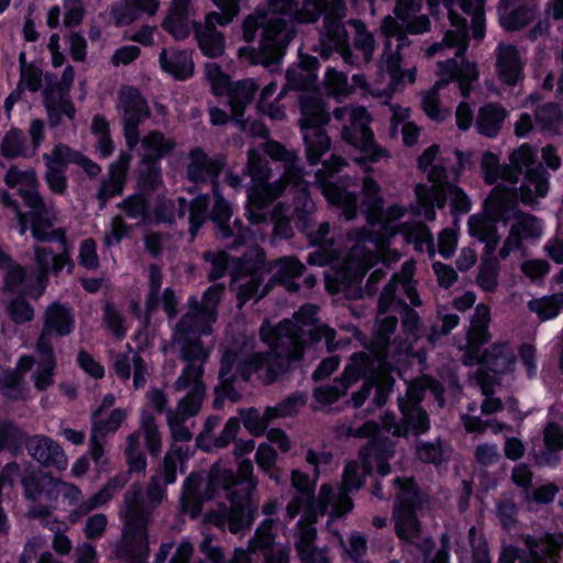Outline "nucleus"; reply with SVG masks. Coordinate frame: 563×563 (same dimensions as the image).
<instances>
[{"instance_id":"nucleus-1","label":"nucleus","mask_w":563,"mask_h":563,"mask_svg":"<svg viewBox=\"0 0 563 563\" xmlns=\"http://www.w3.org/2000/svg\"><path fill=\"white\" fill-rule=\"evenodd\" d=\"M124 506V527L113 553L124 563H146L150 553L152 509L145 504L140 489L125 493Z\"/></svg>"},{"instance_id":"nucleus-2","label":"nucleus","mask_w":563,"mask_h":563,"mask_svg":"<svg viewBox=\"0 0 563 563\" xmlns=\"http://www.w3.org/2000/svg\"><path fill=\"white\" fill-rule=\"evenodd\" d=\"M333 117L336 121L349 119V123L342 129L341 136L347 145L358 151L360 155L354 158V162L365 173L373 172L371 164L389 156L387 150L378 145L375 140L371 128L373 118L365 107H338L333 110Z\"/></svg>"},{"instance_id":"nucleus-3","label":"nucleus","mask_w":563,"mask_h":563,"mask_svg":"<svg viewBox=\"0 0 563 563\" xmlns=\"http://www.w3.org/2000/svg\"><path fill=\"white\" fill-rule=\"evenodd\" d=\"M484 213H475L468 218V234L481 241L498 233L497 224L507 223L518 212V197L516 191L496 186L488 194L483 203Z\"/></svg>"},{"instance_id":"nucleus-4","label":"nucleus","mask_w":563,"mask_h":563,"mask_svg":"<svg viewBox=\"0 0 563 563\" xmlns=\"http://www.w3.org/2000/svg\"><path fill=\"white\" fill-rule=\"evenodd\" d=\"M322 168L318 170L317 177L321 183V191L331 208L341 211L344 219L351 221L357 217L358 196L349 190L351 178L338 177L332 180L335 174L346 165L343 157L331 154L330 158L322 162Z\"/></svg>"},{"instance_id":"nucleus-5","label":"nucleus","mask_w":563,"mask_h":563,"mask_svg":"<svg viewBox=\"0 0 563 563\" xmlns=\"http://www.w3.org/2000/svg\"><path fill=\"white\" fill-rule=\"evenodd\" d=\"M313 208L314 203L307 188L296 192L292 205L284 201L277 202L271 213L274 238L279 240L291 239L294 236L291 222L300 232L309 234L313 227Z\"/></svg>"},{"instance_id":"nucleus-6","label":"nucleus","mask_w":563,"mask_h":563,"mask_svg":"<svg viewBox=\"0 0 563 563\" xmlns=\"http://www.w3.org/2000/svg\"><path fill=\"white\" fill-rule=\"evenodd\" d=\"M212 192L214 202L210 210L209 219L217 227V238L224 242L227 249L238 251L252 240L253 233L240 219H235L233 227H231L229 222L233 212L232 207L223 197L220 185H214Z\"/></svg>"},{"instance_id":"nucleus-7","label":"nucleus","mask_w":563,"mask_h":563,"mask_svg":"<svg viewBox=\"0 0 563 563\" xmlns=\"http://www.w3.org/2000/svg\"><path fill=\"white\" fill-rule=\"evenodd\" d=\"M186 178L195 185L211 183L212 189L219 184V178L227 165V156L218 153L209 156L202 147H194L188 153Z\"/></svg>"},{"instance_id":"nucleus-8","label":"nucleus","mask_w":563,"mask_h":563,"mask_svg":"<svg viewBox=\"0 0 563 563\" xmlns=\"http://www.w3.org/2000/svg\"><path fill=\"white\" fill-rule=\"evenodd\" d=\"M288 181L279 178L274 183L265 181L251 185L247 189L245 214L252 224L265 220V210L287 189Z\"/></svg>"},{"instance_id":"nucleus-9","label":"nucleus","mask_w":563,"mask_h":563,"mask_svg":"<svg viewBox=\"0 0 563 563\" xmlns=\"http://www.w3.org/2000/svg\"><path fill=\"white\" fill-rule=\"evenodd\" d=\"M398 409L401 416L394 426V437L407 439L412 435L419 438L429 432L431 429L430 416L419 401L399 398Z\"/></svg>"},{"instance_id":"nucleus-10","label":"nucleus","mask_w":563,"mask_h":563,"mask_svg":"<svg viewBox=\"0 0 563 563\" xmlns=\"http://www.w3.org/2000/svg\"><path fill=\"white\" fill-rule=\"evenodd\" d=\"M395 456V443L388 437H373L363 444L357 459L362 462L367 472H374L385 477L390 474V460Z\"/></svg>"},{"instance_id":"nucleus-11","label":"nucleus","mask_w":563,"mask_h":563,"mask_svg":"<svg viewBox=\"0 0 563 563\" xmlns=\"http://www.w3.org/2000/svg\"><path fill=\"white\" fill-rule=\"evenodd\" d=\"M526 63L518 47L510 43H498L496 47V74L498 80L507 86L515 87L525 78Z\"/></svg>"},{"instance_id":"nucleus-12","label":"nucleus","mask_w":563,"mask_h":563,"mask_svg":"<svg viewBox=\"0 0 563 563\" xmlns=\"http://www.w3.org/2000/svg\"><path fill=\"white\" fill-rule=\"evenodd\" d=\"M37 496L44 488L46 474L43 467H54L62 472L67 468V456L60 444L53 439L37 434Z\"/></svg>"},{"instance_id":"nucleus-13","label":"nucleus","mask_w":563,"mask_h":563,"mask_svg":"<svg viewBox=\"0 0 563 563\" xmlns=\"http://www.w3.org/2000/svg\"><path fill=\"white\" fill-rule=\"evenodd\" d=\"M286 45L287 41L283 38L280 25L265 27L261 35L258 49L252 51V64L269 66L279 63Z\"/></svg>"},{"instance_id":"nucleus-14","label":"nucleus","mask_w":563,"mask_h":563,"mask_svg":"<svg viewBox=\"0 0 563 563\" xmlns=\"http://www.w3.org/2000/svg\"><path fill=\"white\" fill-rule=\"evenodd\" d=\"M75 328V314L69 303L56 300L45 309L43 314L44 332L63 338L73 333Z\"/></svg>"},{"instance_id":"nucleus-15","label":"nucleus","mask_w":563,"mask_h":563,"mask_svg":"<svg viewBox=\"0 0 563 563\" xmlns=\"http://www.w3.org/2000/svg\"><path fill=\"white\" fill-rule=\"evenodd\" d=\"M161 69L174 79L185 81L192 77L195 64L190 49L163 48L158 56Z\"/></svg>"},{"instance_id":"nucleus-16","label":"nucleus","mask_w":563,"mask_h":563,"mask_svg":"<svg viewBox=\"0 0 563 563\" xmlns=\"http://www.w3.org/2000/svg\"><path fill=\"white\" fill-rule=\"evenodd\" d=\"M141 146L143 150L141 163L162 165V161L174 153L176 141L167 137L159 130H152L143 136Z\"/></svg>"},{"instance_id":"nucleus-17","label":"nucleus","mask_w":563,"mask_h":563,"mask_svg":"<svg viewBox=\"0 0 563 563\" xmlns=\"http://www.w3.org/2000/svg\"><path fill=\"white\" fill-rule=\"evenodd\" d=\"M543 444L545 450L537 456V464L556 467L560 464V452L563 451V426L549 421L543 429Z\"/></svg>"},{"instance_id":"nucleus-18","label":"nucleus","mask_w":563,"mask_h":563,"mask_svg":"<svg viewBox=\"0 0 563 563\" xmlns=\"http://www.w3.org/2000/svg\"><path fill=\"white\" fill-rule=\"evenodd\" d=\"M508 115V111L498 102H488L482 106L476 118L477 133L488 137H496Z\"/></svg>"},{"instance_id":"nucleus-19","label":"nucleus","mask_w":563,"mask_h":563,"mask_svg":"<svg viewBox=\"0 0 563 563\" xmlns=\"http://www.w3.org/2000/svg\"><path fill=\"white\" fill-rule=\"evenodd\" d=\"M239 485L236 473L229 467L222 466L219 462L214 463L208 473L205 484V499L207 501L214 499L221 489L233 495L234 488Z\"/></svg>"},{"instance_id":"nucleus-20","label":"nucleus","mask_w":563,"mask_h":563,"mask_svg":"<svg viewBox=\"0 0 563 563\" xmlns=\"http://www.w3.org/2000/svg\"><path fill=\"white\" fill-rule=\"evenodd\" d=\"M195 37L201 54L208 58H218L225 49V36L217 30L213 21L207 19L206 25L195 27Z\"/></svg>"},{"instance_id":"nucleus-21","label":"nucleus","mask_w":563,"mask_h":563,"mask_svg":"<svg viewBox=\"0 0 563 563\" xmlns=\"http://www.w3.org/2000/svg\"><path fill=\"white\" fill-rule=\"evenodd\" d=\"M203 478L199 473H190L183 484L180 495V507L185 512L197 516L202 510L205 499V489L201 490Z\"/></svg>"},{"instance_id":"nucleus-22","label":"nucleus","mask_w":563,"mask_h":563,"mask_svg":"<svg viewBox=\"0 0 563 563\" xmlns=\"http://www.w3.org/2000/svg\"><path fill=\"white\" fill-rule=\"evenodd\" d=\"M119 101L124 114L123 120L140 119L143 122L151 117L146 99L134 86L123 87L119 91Z\"/></svg>"},{"instance_id":"nucleus-23","label":"nucleus","mask_w":563,"mask_h":563,"mask_svg":"<svg viewBox=\"0 0 563 563\" xmlns=\"http://www.w3.org/2000/svg\"><path fill=\"white\" fill-rule=\"evenodd\" d=\"M344 376L351 382L379 380L374 358L364 351L354 352L344 368Z\"/></svg>"},{"instance_id":"nucleus-24","label":"nucleus","mask_w":563,"mask_h":563,"mask_svg":"<svg viewBox=\"0 0 563 563\" xmlns=\"http://www.w3.org/2000/svg\"><path fill=\"white\" fill-rule=\"evenodd\" d=\"M393 519L395 533L404 542H412L420 530L421 525L417 516V510L407 507H394Z\"/></svg>"},{"instance_id":"nucleus-25","label":"nucleus","mask_w":563,"mask_h":563,"mask_svg":"<svg viewBox=\"0 0 563 563\" xmlns=\"http://www.w3.org/2000/svg\"><path fill=\"white\" fill-rule=\"evenodd\" d=\"M256 507L251 500L245 499L241 503L232 501V506L227 514V525L231 533L238 534L249 530L255 519Z\"/></svg>"},{"instance_id":"nucleus-26","label":"nucleus","mask_w":563,"mask_h":563,"mask_svg":"<svg viewBox=\"0 0 563 563\" xmlns=\"http://www.w3.org/2000/svg\"><path fill=\"white\" fill-rule=\"evenodd\" d=\"M499 23L508 32L519 31L530 24L536 15L534 9L527 3L518 7L497 8Z\"/></svg>"},{"instance_id":"nucleus-27","label":"nucleus","mask_w":563,"mask_h":563,"mask_svg":"<svg viewBox=\"0 0 563 563\" xmlns=\"http://www.w3.org/2000/svg\"><path fill=\"white\" fill-rule=\"evenodd\" d=\"M395 485L399 488L395 506L419 510L429 501V496L421 490L413 477H396Z\"/></svg>"},{"instance_id":"nucleus-28","label":"nucleus","mask_w":563,"mask_h":563,"mask_svg":"<svg viewBox=\"0 0 563 563\" xmlns=\"http://www.w3.org/2000/svg\"><path fill=\"white\" fill-rule=\"evenodd\" d=\"M46 211L44 198L37 191V243H58L63 250L69 249L66 238L65 228H56L47 231L53 227V221L45 219L43 214Z\"/></svg>"},{"instance_id":"nucleus-29","label":"nucleus","mask_w":563,"mask_h":563,"mask_svg":"<svg viewBox=\"0 0 563 563\" xmlns=\"http://www.w3.org/2000/svg\"><path fill=\"white\" fill-rule=\"evenodd\" d=\"M200 317L203 316L191 306L190 310L184 313L176 323L173 331V340L200 338L202 333H209L210 327L203 324Z\"/></svg>"},{"instance_id":"nucleus-30","label":"nucleus","mask_w":563,"mask_h":563,"mask_svg":"<svg viewBox=\"0 0 563 563\" xmlns=\"http://www.w3.org/2000/svg\"><path fill=\"white\" fill-rule=\"evenodd\" d=\"M150 195L137 190L125 197L117 207L125 217L132 220H142L144 223L151 221V201Z\"/></svg>"},{"instance_id":"nucleus-31","label":"nucleus","mask_w":563,"mask_h":563,"mask_svg":"<svg viewBox=\"0 0 563 563\" xmlns=\"http://www.w3.org/2000/svg\"><path fill=\"white\" fill-rule=\"evenodd\" d=\"M374 472H367L362 462L357 460H350L344 464L341 481V490L345 493H354L361 490L368 477Z\"/></svg>"},{"instance_id":"nucleus-32","label":"nucleus","mask_w":563,"mask_h":563,"mask_svg":"<svg viewBox=\"0 0 563 563\" xmlns=\"http://www.w3.org/2000/svg\"><path fill=\"white\" fill-rule=\"evenodd\" d=\"M263 368H266V382L273 384L292 368V363L280 350L261 352Z\"/></svg>"},{"instance_id":"nucleus-33","label":"nucleus","mask_w":563,"mask_h":563,"mask_svg":"<svg viewBox=\"0 0 563 563\" xmlns=\"http://www.w3.org/2000/svg\"><path fill=\"white\" fill-rule=\"evenodd\" d=\"M303 145L306 151V159L310 166H317L321 163L331 147V139L325 129L317 130V133L305 135Z\"/></svg>"},{"instance_id":"nucleus-34","label":"nucleus","mask_w":563,"mask_h":563,"mask_svg":"<svg viewBox=\"0 0 563 563\" xmlns=\"http://www.w3.org/2000/svg\"><path fill=\"white\" fill-rule=\"evenodd\" d=\"M294 327L289 319L282 320L276 327L265 320L260 328V340L269 347L268 351L279 350L284 347V339L290 336V330H294Z\"/></svg>"},{"instance_id":"nucleus-35","label":"nucleus","mask_w":563,"mask_h":563,"mask_svg":"<svg viewBox=\"0 0 563 563\" xmlns=\"http://www.w3.org/2000/svg\"><path fill=\"white\" fill-rule=\"evenodd\" d=\"M534 119L541 132L558 134L563 113L558 103L545 102L536 108Z\"/></svg>"},{"instance_id":"nucleus-36","label":"nucleus","mask_w":563,"mask_h":563,"mask_svg":"<svg viewBox=\"0 0 563 563\" xmlns=\"http://www.w3.org/2000/svg\"><path fill=\"white\" fill-rule=\"evenodd\" d=\"M305 271V265L298 258L284 257L279 262V267L274 275V279L287 289L297 290L299 286L295 279L301 277Z\"/></svg>"},{"instance_id":"nucleus-37","label":"nucleus","mask_w":563,"mask_h":563,"mask_svg":"<svg viewBox=\"0 0 563 563\" xmlns=\"http://www.w3.org/2000/svg\"><path fill=\"white\" fill-rule=\"evenodd\" d=\"M224 294V286L222 284H213L202 292L201 303H198L195 298H190L189 302H194V307L202 314L208 321H216L217 307L221 301Z\"/></svg>"},{"instance_id":"nucleus-38","label":"nucleus","mask_w":563,"mask_h":563,"mask_svg":"<svg viewBox=\"0 0 563 563\" xmlns=\"http://www.w3.org/2000/svg\"><path fill=\"white\" fill-rule=\"evenodd\" d=\"M362 206L364 213L368 217L371 213H376L383 210L384 198L382 196V188L376 179L371 175L363 178L362 185Z\"/></svg>"},{"instance_id":"nucleus-39","label":"nucleus","mask_w":563,"mask_h":563,"mask_svg":"<svg viewBox=\"0 0 563 563\" xmlns=\"http://www.w3.org/2000/svg\"><path fill=\"white\" fill-rule=\"evenodd\" d=\"M415 456L423 464L439 466L446 462L442 441L438 438L435 441H424L418 439L415 443Z\"/></svg>"},{"instance_id":"nucleus-40","label":"nucleus","mask_w":563,"mask_h":563,"mask_svg":"<svg viewBox=\"0 0 563 563\" xmlns=\"http://www.w3.org/2000/svg\"><path fill=\"white\" fill-rule=\"evenodd\" d=\"M529 309L536 312L541 321L554 319L563 309V292L531 300L529 301Z\"/></svg>"},{"instance_id":"nucleus-41","label":"nucleus","mask_w":563,"mask_h":563,"mask_svg":"<svg viewBox=\"0 0 563 563\" xmlns=\"http://www.w3.org/2000/svg\"><path fill=\"white\" fill-rule=\"evenodd\" d=\"M499 272L498 258H482L476 276L477 286L486 292H495L498 287Z\"/></svg>"},{"instance_id":"nucleus-42","label":"nucleus","mask_w":563,"mask_h":563,"mask_svg":"<svg viewBox=\"0 0 563 563\" xmlns=\"http://www.w3.org/2000/svg\"><path fill=\"white\" fill-rule=\"evenodd\" d=\"M143 168L139 172L136 189L152 195L163 184L162 165L153 163H141Z\"/></svg>"},{"instance_id":"nucleus-43","label":"nucleus","mask_w":563,"mask_h":563,"mask_svg":"<svg viewBox=\"0 0 563 563\" xmlns=\"http://www.w3.org/2000/svg\"><path fill=\"white\" fill-rule=\"evenodd\" d=\"M141 427L144 431L145 446L150 455L153 457L159 456L162 452V438L155 417L151 412L143 410L141 413Z\"/></svg>"},{"instance_id":"nucleus-44","label":"nucleus","mask_w":563,"mask_h":563,"mask_svg":"<svg viewBox=\"0 0 563 563\" xmlns=\"http://www.w3.org/2000/svg\"><path fill=\"white\" fill-rule=\"evenodd\" d=\"M102 321L107 330L118 340H123L128 333L125 319L117 306L107 301L102 307Z\"/></svg>"},{"instance_id":"nucleus-45","label":"nucleus","mask_w":563,"mask_h":563,"mask_svg":"<svg viewBox=\"0 0 563 563\" xmlns=\"http://www.w3.org/2000/svg\"><path fill=\"white\" fill-rule=\"evenodd\" d=\"M45 260V272L47 275L53 274L58 276L65 267H67L68 274H71L75 267L74 261L71 260L69 249L63 250L62 253H54L52 250L45 247H38Z\"/></svg>"},{"instance_id":"nucleus-46","label":"nucleus","mask_w":563,"mask_h":563,"mask_svg":"<svg viewBox=\"0 0 563 563\" xmlns=\"http://www.w3.org/2000/svg\"><path fill=\"white\" fill-rule=\"evenodd\" d=\"M324 85L328 91L332 93L338 100L347 98L354 92L353 86L349 82L347 75L334 68L327 69L324 76Z\"/></svg>"},{"instance_id":"nucleus-47","label":"nucleus","mask_w":563,"mask_h":563,"mask_svg":"<svg viewBox=\"0 0 563 563\" xmlns=\"http://www.w3.org/2000/svg\"><path fill=\"white\" fill-rule=\"evenodd\" d=\"M286 86L294 91H311L316 89L318 74L301 70L298 67L290 66L286 70Z\"/></svg>"},{"instance_id":"nucleus-48","label":"nucleus","mask_w":563,"mask_h":563,"mask_svg":"<svg viewBox=\"0 0 563 563\" xmlns=\"http://www.w3.org/2000/svg\"><path fill=\"white\" fill-rule=\"evenodd\" d=\"M516 222L511 225L523 240L538 239L542 234V223L533 214L525 213L518 208L515 217Z\"/></svg>"},{"instance_id":"nucleus-49","label":"nucleus","mask_w":563,"mask_h":563,"mask_svg":"<svg viewBox=\"0 0 563 563\" xmlns=\"http://www.w3.org/2000/svg\"><path fill=\"white\" fill-rule=\"evenodd\" d=\"M19 190H20V194H21L24 202L30 208V211L23 213L20 211V209L18 208V206L15 203H10L9 201H8V206L12 209V211L14 212V214L19 221L20 234L23 235L29 230L31 232L32 236L35 238V218H34L35 197L30 192L23 191L22 188H20Z\"/></svg>"},{"instance_id":"nucleus-50","label":"nucleus","mask_w":563,"mask_h":563,"mask_svg":"<svg viewBox=\"0 0 563 563\" xmlns=\"http://www.w3.org/2000/svg\"><path fill=\"white\" fill-rule=\"evenodd\" d=\"M179 347L180 358L186 363L205 362L208 357L201 338L173 340Z\"/></svg>"},{"instance_id":"nucleus-51","label":"nucleus","mask_w":563,"mask_h":563,"mask_svg":"<svg viewBox=\"0 0 563 563\" xmlns=\"http://www.w3.org/2000/svg\"><path fill=\"white\" fill-rule=\"evenodd\" d=\"M421 109L430 120L438 123L444 122L450 117V111L442 106L439 93L434 89L423 95Z\"/></svg>"},{"instance_id":"nucleus-52","label":"nucleus","mask_w":563,"mask_h":563,"mask_svg":"<svg viewBox=\"0 0 563 563\" xmlns=\"http://www.w3.org/2000/svg\"><path fill=\"white\" fill-rule=\"evenodd\" d=\"M219 379L220 384L216 386L213 390L214 398L212 407L216 410L223 408L225 399H229L232 402H238L241 398L239 391L234 387L238 380L236 376L219 377Z\"/></svg>"},{"instance_id":"nucleus-53","label":"nucleus","mask_w":563,"mask_h":563,"mask_svg":"<svg viewBox=\"0 0 563 563\" xmlns=\"http://www.w3.org/2000/svg\"><path fill=\"white\" fill-rule=\"evenodd\" d=\"M265 264L266 253L260 245L247 247L240 260V267L246 274H263Z\"/></svg>"},{"instance_id":"nucleus-54","label":"nucleus","mask_w":563,"mask_h":563,"mask_svg":"<svg viewBox=\"0 0 563 563\" xmlns=\"http://www.w3.org/2000/svg\"><path fill=\"white\" fill-rule=\"evenodd\" d=\"M56 366L55 354L37 356V391L46 390L54 384Z\"/></svg>"},{"instance_id":"nucleus-55","label":"nucleus","mask_w":563,"mask_h":563,"mask_svg":"<svg viewBox=\"0 0 563 563\" xmlns=\"http://www.w3.org/2000/svg\"><path fill=\"white\" fill-rule=\"evenodd\" d=\"M240 422L253 437H262L267 431L263 415L256 407L239 409Z\"/></svg>"},{"instance_id":"nucleus-56","label":"nucleus","mask_w":563,"mask_h":563,"mask_svg":"<svg viewBox=\"0 0 563 563\" xmlns=\"http://www.w3.org/2000/svg\"><path fill=\"white\" fill-rule=\"evenodd\" d=\"M125 419L126 411L122 408H115L110 412L107 419L95 420L91 430L95 433H99L101 437H106L108 433H115Z\"/></svg>"},{"instance_id":"nucleus-57","label":"nucleus","mask_w":563,"mask_h":563,"mask_svg":"<svg viewBox=\"0 0 563 563\" xmlns=\"http://www.w3.org/2000/svg\"><path fill=\"white\" fill-rule=\"evenodd\" d=\"M212 2L220 12H210L207 19L210 21L214 20L222 26L230 24L240 11L238 0H212Z\"/></svg>"},{"instance_id":"nucleus-58","label":"nucleus","mask_w":563,"mask_h":563,"mask_svg":"<svg viewBox=\"0 0 563 563\" xmlns=\"http://www.w3.org/2000/svg\"><path fill=\"white\" fill-rule=\"evenodd\" d=\"M203 258L211 264L208 273V280L216 282L224 277L228 273L230 257L225 251L219 252H205Z\"/></svg>"},{"instance_id":"nucleus-59","label":"nucleus","mask_w":563,"mask_h":563,"mask_svg":"<svg viewBox=\"0 0 563 563\" xmlns=\"http://www.w3.org/2000/svg\"><path fill=\"white\" fill-rule=\"evenodd\" d=\"M208 197L195 199L189 208V233L195 236L208 218Z\"/></svg>"},{"instance_id":"nucleus-60","label":"nucleus","mask_w":563,"mask_h":563,"mask_svg":"<svg viewBox=\"0 0 563 563\" xmlns=\"http://www.w3.org/2000/svg\"><path fill=\"white\" fill-rule=\"evenodd\" d=\"M0 269L4 275V285L10 290H15L24 279L23 269L14 265L11 258L0 249Z\"/></svg>"},{"instance_id":"nucleus-61","label":"nucleus","mask_w":563,"mask_h":563,"mask_svg":"<svg viewBox=\"0 0 563 563\" xmlns=\"http://www.w3.org/2000/svg\"><path fill=\"white\" fill-rule=\"evenodd\" d=\"M206 395V385L199 382L191 386L186 396L179 401V408L188 416H195L201 408Z\"/></svg>"},{"instance_id":"nucleus-62","label":"nucleus","mask_w":563,"mask_h":563,"mask_svg":"<svg viewBox=\"0 0 563 563\" xmlns=\"http://www.w3.org/2000/svg\"><path fill=\"white\" fill-rule=\"evenodd\" d=\"M251 279L239 287L238 298L242 302H247L252 299H261L266 296L268 289H262L264 282L263 274H249Z\"/></svg>"},{"instance_id":"nucleus-63","label":"nucleus","mask_w":563,"mask_h":563,"mask_svg":"<svg viewBox=\"0 0 563 563\" xmlns=\"http://www.w3.org/2000/svg\"><path fill=\"white\" fill-rule=\"evenodd\" d=\"M333 47H339L342 52L349 51V34L341 22H328L324 25V32L321 35Z\"/></svg>"},{"instance_id":"nucleus-64","label":"nucleus","mask_w":563,"mask_h":563,"mask_svg":"<svg viewBox=\"0 0 563 563\" xmlns=\"http://www.w3.org/2000/svg\"><path fill=\"white\" fill-rule=\"evenodd\" d=\"M519 508L512 499H501L496 505V517L504 530H510L518 522Z\"/></svg>"}]
</instances>
